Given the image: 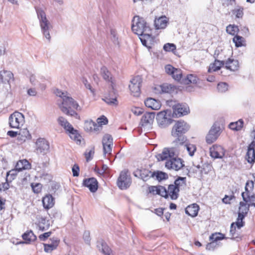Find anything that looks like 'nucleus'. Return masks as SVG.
Instances as JSON below:
<instances>
[{"instance_id":"1","label":"nucleus","mask_w":255,"mask_h":255,"mask_svg":"<svg viewBox=\"0 0 255 255\" xmlns=\"http://www.w3.org/2000/svg\"><path fill=\"white\" fill-rule=\"evenodd\" d=\"M132 31L139 35L143 45L151 48L155 43V37L152 34V30L145 19L139 16H134L131 26Z\"/></svg>"},{"instance_id":"2","label":"nucleus","mask_w":255,"mask_h":255,"mask_svg":"<svg viewBox=\"0 0 255 255\" xmlns=\"http://www.w3.org/2000/svg\"><path fill=\"white\" fill-rule=\"evenodd\" d=\"M54 93L63 100L62 104L59 105V108L63 113L72 117L78 115L76 110H78L79 105L73 98L67 96V92L65 93L56 89Z\"/></svg>"},{"instance_id":"3","label":"nucleus","mask_w":255,"mask_h":255,"mask_svg":"<svg viewBox=\"0 0 255 255\" xmlns=\"http://www.w3.org/2000/svg\"><path fill=\"white\" fill-rule=\"evenodd\" d=\"M190 126L186 122L182 120L176 122L171 131L172 135L176 138V142H183L185 140V137L183 134L187 132Z\"/></svg>"},{"instance_id":"4","label":"nucleus","mask_w":255,"mask_h":255,"mask_svg":"<svg viewBox=\"0 0 255 255\" xmlns=\"http://www.w3.org/2000/svg\"><path fill=\"white\" fill-rule=\"evenodd\" d=\"M180 147H165L162 153L156 155L157 159H181L185 154L179 152Z\"/></svg>"},{"instance_id":"5","label":"nucleus","mask_w":255,"mask_h":255,"mask_svg":"<svg viewBox=\"0 0 255 255\" xmlns=\"http://www.w3.org/2000/svg\"><path fill=\"white\" fill-rule=\"evenodd\" d=\"M36 10L42 33L47 39L50 40L49 29L51 27V24L46 17V13L41 8H38Z\"/></svg>"},{"instance_id":"6","label":"nucleus","mask_w":255,"mask_h":255,"mask_svg":"<svg viewBox=\"0 0 255 255\" xmlns=\"http://www.w3.org/2000/svg\"><path fill=\"white\" fill-rule=\"evenodd\" d=\"M242 196L244 202L240 203L239 212L247 214L250 206L255 207V195H250L248 193H242Z\"/></svg>"},{"instance_id":"7","label":"nucleus","mask_w":255,"mask_h":255,"mask_svg":"<svg viewBox=\"0 0 255 255\" xmlns=\"http://www.w3.org/2000/svg\"><path fill=\"white\" fill-rule=\"evenodd\" d=\"M31 167V164L28 160H18L15 166V169L10 170L7 173L6 181L11 182L13 180L17 175V171H21L22 170L29 169Z\"/></svg>"},{"instance_id":"8","label":"nucleus","mask_w":255,"mask_h":255,"mask_svg":"<svg viewBox=\"0 0 255 255\" xmlns=\"http://www.w3.org/2000/svg\"><path fill=\"white\" fill-rule=\"evenodd\" d=\"M9 125L11 128H20L24 124V115L18 112H14L8 118Z\"/></svg>"},{"instance_id":"9","label":"nucleus","mask_w":255,"mask_h":255,"mask_svg":"<svg viewBox=\"0 0 255 255\" xmlns=\"http://www.w3.org/2000/svg\"><path fill=\"white\" fill-rule=\"evenodd\" d=\"M142 83V78L140 76L134 77L130 81L129 89L134 97L139 96L141 93V87Z\"/></svg>"},{"instance_id":"10","label":"nucleus","mask_w":255,"mask_h":255,"mask_svg":"<svg viewBox=\"0 0 255 255\" xmlns=\"http://www.w3.org/2000/svg\"><path fill=\"white\" fill-rule=\"evenodd\" d=\"M128 170L124 169L121 171L118 179L117 185L121 189H126L129 187L131 183V179L128 175Z\"/></svg>"},{"instance_id":"11","label":"nucleus","mask_w":255,"mask_h":255,"mask_svg":"<svg viewBox=\"0 0 255 255\" xmlns=\"http://www.w3.org/2000/svg\"><path fill=\"white\" fill-rule=\"evenodd\" d=\"M104 153L106 158L109 159L111 158V151L113 145V138L111 135L105 134L102 140Z\"/></svg>"},{"instance_id":"12","label":"nucleus","mask_w":255,"mask_h":255,"mask_svg":"<svg viewBox=\"0 0 255 255\" xmlns=\"http://www.w3.org/2000/svg\"><path fill=\"white\" fill-rule=\"evenodd\" d=\"M222 132L221 128L219 126L213 125L210 129L206 137V141L208 144L215 142Z\"/></svg>"},{"instance_id":"13","label":"nucleus","mask_w":255,"mask_h":255,"mask_svg":"<svg viewBox=\"0 0 255 255\" xmlns=\"http://www.w3.org/2000/svg\"><path fill=\"white\" fill-rule=\"evenodd\" d=\"M165 71L167 74L171 76L174 80L177 82H180L182 78V71L180 69L174 67L171 65H166Z\"/></svg>"},{"instance_id":"14","label":"nucleus","mask_w":255,"mask_h":255,"mask_svg":"<svg viewBox=\"0 0 255 255\" xmlns=\"http://www.w3.org/2000/svg\"><path fill=\"white\" fill-rule=\"evenodd\" d=\"M36 150L38 154H45L48 151L49 145L48 142L44 138H39L36 142Z\"/></svg>"},{"instance_id":"15","label":"nucleus","mask_w":255,"mask_h":255,"mask_svg":"<svg viewBox=\"0 0 255 255\" xmlns=\"http://www.w3.org/2000/svg\"><path fill=\"white\" fill-rule=\"evenodd\" d=\"M240 64L237 59L230 57L224 61V68L232 72L238 71Z\"/></svg>"},{"instance_id":"16","label":"nucleus","mask_w":255,"mask_h":255,"mask_svg":"<svg viewBox=\"0 0 255 255\" xmlns=\"http://www.w3.org/2000/svg\"><path fill=\"white\" fill-rule=\"evenodd\" d=\"M226 152L225 149L222 146L214 144L210 148L211 156L214 158H222Z\"/></svg>"},{"instance_id":"17","label":"nucleus","mask_w":255,"mask_h":255,"mask_svg":"<svg viewBox=\"0 0 255 255\" xmlns=\"http://www.w3.org/2000/svg\"><path fill=\"white\" fill-rule=\"evenodd\" d=\"M100 73L103 79L106 82L110 83L112 88L114 89L115 85V80L108 68L106 66H103L101 68Z\"/></svg>"},{"instance_id":"18","label":"nucleus","mask_w":255,"mask_h":255,"mask_svg":"<svg viewBox=\"0 0 255 255\" xmlns=\"http://www.w3.org/2000/svg\"><path fill=\"white\" fill-rule=\"evenodd\" d=\"M67 134L70 138L78 145L85 144V140L77 129L72 128Z\"/></svg>"},{"instance_id":"19","label":"nucleus","mask_w":255,"mask_h":255,"mask_svg":"<svg viewBox=\"0 0 255 255\" xmlns=\"http://www.w3.org/2000/svg\"><path fill=\"white\" fill-rule=\"evenodd\" d=\"M179 189L176 185L173 184L169 185L168 189H166V195H163L162 197L167 198L169 197L172 200H175L177 199L179 195Z\"/></svg>"},{"instance_id":"20","label":"nucleus","mask_w":255,"mask_h":255,"mask_svg":"<svg viewBox=\"0 0 255 255\" xmlns=\"http://www.w3.org/2000/svg\"><path fill=\"white\" fill-rule=\"evenodd\" d=\"M173 114L176 117H181L187 115L189 112V109L186 106L178 104L173 107Z\"/></svg>"},{"instance_id":"21","label":"nucleus","mask_w":255,"mask_h":255,"mask_svg":"<svg viewBox=\"0 0 255 255\" xmlns=\"http://www.w3.org/2000/svg\"><path fill=\"white\" fill-rule=\"evenodd\" d=\"M98 183L95 178L92 177L85 179L83 182V185L89 188L91 192H95L98 187Z\"/></svg>"},{"instance_id":"22","label":"nucleus","mask_w":255,"mask_h":255,"mask_svg":"<svg viewBox=\"0 0 255 255\" xmlns=\"http://www.w3.org/2000/svg\"><path fill=\"white\" fill-rule=\"evenodd\" d=\"M193 165L199 169L201 173L204 174L208 173L212 168V165L207 160H201L199 163L194 162Z\"/></svg>"},{"instance_id":"23","label":"nucleus","mask_w":255,"mask_h":255,"mask_svg":"<svg viewBox=\"0 0 255 255\" xmlns=\"http://www.w3.org/2000/svg\"><path fill=\"white\" fill-rule=\"evenodd\" d=\"M200 79L195 74H188L186 77L183 79L182 83L186 85H191L192 87L196 86L199 83Z\"/></svg>"},{"instance_id":"24","label":"nucleus","mask_w":255,"mask_h":255,"mask_svg":"<svg viewBox=\"0 0 255 255\" xmlns=\"http://www.w3.org/2000/svg\"><path fill=\"white\" fill-rule=\"evenodd\" d=\"M183 161V160H167L165 167L169 169L178 171L184 166Z\"/></svg>"},{"instance_id":"25","label":"nucleus","mask_w":255,"mask_h":255,"mask_svg":"<svg viewBox=\"0 0 255 255\" xmlns=\"http://www.w3.org/2000/svg\"><path fill=\"white\" fill-rule=\"evenodd\" d=\"M154 114L152 113H146L142 117L140 125L142 127L147 126L152 124L154 119Z\"/></svg>"},{"instance_id":"26","label":"nucleus","mask_w":255,"mask_h":255,"mask_svg":"<svg viewBox=\"0 0 255 255\" xmlns=\"http://www.w3.org/2000/svg\"><path fill=\"white\" fill-rule=\"evenodd\" d=\"M168 22V19L165 16H161L155 19L154 24L157 29H164L166 27Z\"/></svg>"},{"instance_id":"27","label":"nucleus","mask_w":255,"mask_h":255,"mask_svg":"<svg viewBox=\"0 0 255 255\" xmlns=\"http://www.w3.org/2000/svg\"><path fill=\"white\" fill-rule=\"evenodd\" d=\"M144 104L146 107L154 110H158L161 107L160 101L151 98L147 99L145 101Z\"/></svg>"},{"instance_id":"28","label":"nucleus","mask_w":255,"mask_h":255,"mask_svg":"<svg viewBox=\"0 0 255 255\" xmlns=\"http://www.w3.org/2000/svg\"><path fill=\"white\" fill-rule=\"evenodd\" d=\"M97 247L104 255H114L111 249L103 240L98 242Z\"/></svg>"},{"instance_id":"29","label":"nucleus","mask_w":255,"mask_h":255,"mask_svg":"<svg viewBox=\"0 0 255 255\" xmlns=\"http://www.w3.org/2000/svg\"><path fill=\"white\" fill-rule=\"evenodd\" d=\"M43 207L46 209L51 208L55 204L54 198L50 194H47L42 198Z\"/></svg>"},{"instance_id":"30","label":"nucleus","mask_w":255,"mask_h":255,"mask_svg":"<svg viewBox=\"0 0 255 255\" xmlns=\"http://www.w3.org/2000/svg\"><path fill=\"white\" fill-rule=\"evenodd\" d=\"M161 90L164 93L169 94H177L178 91H181L179 87L169 84H163L161 86Z\"/></svg>"},{"instance_id":"31","label":"nucleus","mask_w":255,"mask_h":255,"mask_svg":"<svg viewBox=\"0 0 255 255\" xmlns=\"http://www.w3.org/2000/svg\"><path fill=\"white\" fill-rule=\"evenodd\" d=\"M135 176L139 175L143 181H146L150 177H152L153 172L145 169L137 170L134 173Z\"/></svg>"},{"instance_id":"32","label":"nucleus","mask_w":255,"mask_h":255,"mask_svg":"<svg viewBox=\"0 0 255 255\" xmlns=\"http://www.w3.org/2000/svg\"><path fill=\"white\" fill-rule=\"evenodd\" d=\"M31 135L27 128L21 129L17 136V140L21 143L25 142L26 140L30 139Z\"/></svg>"},{"instance_id":"33","label":"nucleus","mask_w":255,"mask_h":255,"mask_svg":"<svg viewBox=\"0 0 255 255\" xmlns=\"http://www.w3.org/2000/svg\"><path fill=\"white\" fill-rule=\"evenodd\" d=\"M222 67H224V61L216 59L213 63L210 64L208 71L209 73L216 72L219 70Z\"/></svg>"},{"instance_id":"34","label":"nucleus","mask_w":255,"mask_h":255,"mask_svg":"<svg viewBox=\"0 0 255 255\" xmlns=\"http://www.w3.org/2000/svg\"><path fill=\"white\" fill-rule=\"evenodd\" d=\"M149 192L154 195L158 194L162 197L163 195H166V188L162 186H151L149 187Z\"/></svg>"},{"instance_id":"35","label":"nucleus","mask_w":255,"mask_h":255,"mask_svg":"<svg viewBox=\"0 0 255 255\" xmlns=\"http://www.w3.org/2000/svg\"><path fill=\"white\" fill-rule=\"evenodd\" d=\"M57 121L59 125L65 129L66 133L73 128L68 121L63 117H59Z\"/></svg>"},{"instance_id":"36","label":"nucleus","mask_w":255,"mask_h":255,"mask_svg":"<svg viewBox=\"0 0 255 255\" xmlns=\"http://www.w3.org/2000/svg\"><path fill=\"white\" fill-rule=\"evenodd\" d=\"M199 206L197 204L189 205L185 209V212L191 217H196L198 213Z\"/></svg>"},{"instance_id":"37","label":"nucleus","mask_w":255,"mask_h":255,"mask_svg":"<svg viewBox=\"0 0 255 255\" xmlns=\"http://www.w3.org/2000/svg\"><path fill=\"white\" fill-rule=\"evenodd\" d=\"M184 141L183 142L182 141L180 142V144L181 145V148L182 150H186L189 155L191 156L194 155V152L196 150V147L195 145L192 144H183Z\"/></svg>"},{"instance_id":"38","label":"nucleus","mask_w":255,"mask_h":255,"mask_svg":"<svg viewBox=\"0 0 255 255\" xmlns=\"http://www.w3.org/2000/svg\"><path fill=\"white\" fill-rule=\"evenodd\" d=\"M13 77L12 74L7 71L0 72V79L3 83L9 82Z\"/></svg>"},{"instance_id":"39","label":"nucleus","mask_w":255,"mask_h":255,"mask_svg":"<svg viewBox=\"0 0 255 255\" xmlns=\"http://www.w3.org/2000/svg\"><path fill=\"white\" fill-rule=\"evenodd\" d=\"M233 41L237 47H240L246 45L245 38L238 34H236L234 37Z\"/></svg>"},{"instance_id":"40","label":"nucleus","mask_w":255,"mask_h":255,"mask_svg":"<svg viewBox=\"0 0 255 255\" xmlns=\"http://www.w3.org/2000/svg\"><path fill=\"white\" fill-rule=\"evenodd\" d=\"M38 227L39 230L46 231L50 227L49 221L44 218H41L38 224Z\"/></svg>"},{"instance_id":"41","label":"nucleus","mask_w":255,"mask_h":255,"mask_svg":"<svg viewBox=\"0 0 255 255\" xmlns=\"http://www.w3.org/2000/svg\"><path fill=\"white\" fill-rule=\"evenodd\" d=\"M255 144L253 145L252 142L248 147V151L246 155V159H255Z\"/></svg>"},{"instance_id":"42","label":"nucleus","mask_w":255,"mask_h":255,"mask_svg":"<svg viewBox=\"0 0 255 255\" xmlns=\"http://www.w3.org/2000/svg\"><path fill=\"white\" fill-rule=\"evenodd\" d=\"M244 125V122L243 120L240 119L236 122H233L229 124V127L230 129L234 130H241Z\"/></svg>"},{"instance_id":"43","label":"nucleus","mask_w":255,"mask_h":255,"mask_svg":"<svg viewBox=\"0 0 255 255\" xmlns=\"http://www.w3.org/2000/svg\"><path fill=\"white\" fill-rule=\"evenodd\" d=\"M22 238L26 242V243H29L31 242L34 241L36 239V236L30 231L24 233L22 235Z\"/></svg>"},{"instance_id":"44","label":"nucleus","mask_w":255,"mask_h":255,"mask_svg":"<svg viewBox=\"0 0 255 255\" xmlns=\"http://www.w3.org/2000/svg\"><path fill=\"white\" fill-rule=\"evenodd\" d=\"M153 178L158 181H161L163 180L166 179L168 178V175L163 172L157 171L156 172H153Z\"/></svg>"},{"instance_id":"45","label":"nucleus","mask_w":255,"mask_h":255,"mask_svg":"<svg viewBox=\"0 0 255 255\" xmlns=\"http://www.w3.org/2000/svg\"><path fill=\"white\" fill-rule=\"evenodd\" d=\"M227 32L232 35H236L239 31V27L234 24H230L226 27Z\"/></svg>"},{"instance_id":"46","label":"nucleus","mask_w":255,"mask_h":255,"mask_svg":"<svg viewBox=\"0 0 255 255\" xmlns=\"http://www.w3.org/2000/svg\"><path fill=\"white\" fill-rule=\"evenodd\" d=\"M95 154V147L91 146L86 149L84 156L86 159H90L94 157Z\"/></svg>"},{"instance_id":"47","label":"nucleus","mask_w":255,"mask_h":255,"mask_svg":"<svg viewBox=\"0 0 255 255\" xmlns=\"http://www.w3.org/2000/svg\"><path fill=\"white\" fill-rule=\"evenodd\" d=\"M246 215L247 214L238 212V217L237 218V221L235 223L236 224V226L239 229H240L241 227L244 226L243 220L244 219Z\"/></svg>"},{"instance_id":"48","label":"nucleus","mask_w":255,"mask_h":255,"mask_svg":"<svg viewBox=\"0 0 255 255\" xmlns=\"http://www.w3.org/2000/svg\"><path fill=\"white\" fill-rule=\"evenodd\" d=\"M163 49L166 52H174L176 49V46L174 44L167 43L164 45Z\"/></svg>"},{"instance_id":"49","label":"nucleus","mask_w":255,"mask_h":255,"mask_svg":"<svg viewBox=\"0 0 255 255\" xmlns=\"http://www.w3.org/2000/svg\"><path fill=\"white\" fill-rule=\"evenodd\" d=\"M224 238V235L221 233L213 234L210 237V239L215 243H216V242H217V241L221 240Z\"/></svg>"},{"instance_id":"50","label":"nucleus","mask_w":255,"mask_h":255,"mask_svg":"<svg viewBox=\"0 0 255 255\" xmlns=\"http://www.w3.org/2000/svg\"><path fill=\"white\" fill-rule=\"evenodd\" d=\"M186 177H179L175 180L174 185H176V186L178 187L179 188L180 186L185 185L186 184Z\"/></svg>"},{"instance_id":"51","label":"nucleus","mask_w":255,"mask_h":255,"mask_svg":"<svg viewBox=\"0 0 255 255\" xmlns=\"http://www.w3.org/2000/svg\"><path fill=\"white\" fill-rule=\"evenodd\" d=\"M57 242L54 245H52L51 243L44 244V251L46 253H50L56 248Z\"/></svg>"},{"instance_id":"52","label":"nucleus","mask_w":255,"mask_h":255,"mask_svg":"<svg viewBox=\"0 0 255 255\" xmlns=\"http://www.w3.org/2000/svg\"><path fill=\"white\" fill-rule=\"evenodd\" d=\"M236 224L235 223H232L231 225V229L230 231V235L231 236V239H234L238 237V236L236 234Z\"/></svg>"},{"instance_id":"53","label":"nucleus","mask_w":255,"mask_h":255,"mask_svg":"<svg viewBox=\"0 0 255 255\" xmlns=\"http://www.w3.org/2000/svg\"><path fill=\"white\" fill-rule=\"evenodd\" d=\"M40 180L45 183H48L52 179V176L51 174L48 173H44L40 177Z\"/></svg>"},{"instance_id":"54","label":"nucleus","mask_w":255,"mask_h":255,"mask_svg":"<svg viewBox=\"0 0 255 255\" xmlns=\"http://www.w3.org/2000/svg\"><path fill=\"white\" fill-rule=\"evenodd\" d=\"M31 186L33 192L35 193H40L42 187V185L40 183H31Z\"/></svg>"},{"instance_id":"55","label":"nucleus","mask_w":255,"mask_h":255,"mask_svg":"<svg viewBox=\"0 0 255 255\" xmlns=\"http://www.w3.org/2000/svg\"><path fill=\"white\" fill-rule=\"evenodd\" d=\"M97 122L100 126H102L108 124V120L105 116H102L97 119Z\"/></svg>"},{"instance_id":"56","label":"nucleus","mask_w":255,"mask_h":255,"mask_svg":"<svg viewBox=\"0 0 255 255\" xmlns=\"http://www.w3.org/2000/svg\"><path fill=\"white\" fill-rule=\"evenodd\" d=\"M105 102L109 105H118V101L117 99V97H115L114 98H110L106 97L105 99Z\"/></svg>"},{"instance_id":"57","label":"nucleus","mask_w":255,"mask_h":255,"mask_svg":"<svg viewBox=\"0 0 255 255\" xmlns=\"http://www.w3.org/2000/svg\"><path fill=\"white\" fill-rule=\"evenodd\" d=\"M244 8L240 7L233 10V13L235 14L236 17L242 18L244 15Z\"/></svg>"},{"instance_id":"58","label":"nucleus","mask_w":255,"mask_h":255,"mask_svg":"<svg viewBox=\"0 0 255 255\" xmlns=\"http://www.w3.org/2000/svg\"><path fill=\"white\" fill-rule=\"evenodd\" d=\"M82 82L83 83V84H84L85 86L87 89L90 90V91L93 95L95 94V91L94 89L92 88L91 85H90V84L88 83V80L86 78H82Z\"/></svg>"},{"instance_id":"59","label":"nucleus","mask_w":255,"mask_h":255,"mask_svg":"<svg viewBox=\"0 0 255 255\" xmlns=\"http://www.w3.org/2000/svg\"><path fill=\"white\" fill-rule=\"evenodd\" d=\"M217 88L221 92H225L228 90V85L226 83H220L218 84Z\"/></svg>"},{"instance_id":"60","label":"nucleus","mask_w":255,"mask_h":255,"mask_svg":"<svg viewBox=\"0 0 255 255\" xmlns=\"http://www.w3.org/2000/svg\"><path fill=\"white\" fill-rule=\"evenodd\" d=\"M73 176L77 177L79 175L80 168L78 164H75L72 168Z\"/></svg>"},{"instance_id":"61","label":"nucleus","mask_w":255,"mask_h":255,"mask_svg":"<svg viewBox=\"0 0 255 255\" xmlns=\"http://www.w3.org/2000/svg\"><path fill=\"white\" fill-rule=\"evenodd\" d=\"M234 198L235 197L233 195L231 196L225 195L224 198H223L222 201L225 204H230V201Z\"/></svg>"},{"instance_id":"62","label":"nucleus","mask_w":255,"mask_h":255,"mask_svg":"<svg viewBox=\"0 0 255 255\" xmlns=\"http://www.w3.org/2000/svg\"><path fill=\"white\" fill-rule=\"evenodd\" d=\"M51 234V232H48L46 233H44L39 236V238L41 241H45L47 239Z\"/></svg>"},{"instance_id":"63","label":"nucleus","mask_w":255,"mask_h":255,"mask_svg":"<svg viewBox=\"0 0 255 255\" xmlns=\"http://www.w3.org/2000/svg\"><path fill=\"white\" fill-rule=\"evenodd\" d=\"M83 238L87 244H89L90 241V232L89 231H85L83 234Z\"/></svg>"},{"instance_id":"64","label":"nucleus","mask_w":255,"mask_h":255,"mask_svg":"<svg viewBox=\"0 0 255 255\" xmlns=\"http://www.w3.org/2000/svg\"><path fill=\"white\" fill-rule=\"evenodd\" d=\"M8 181H6V182L4 183H2L0 184V190H6L9 188V184L8 183Z\"/></svg>"}]
</instances>
